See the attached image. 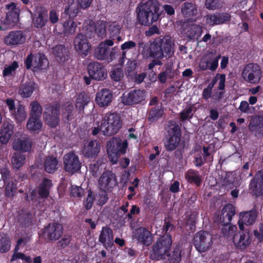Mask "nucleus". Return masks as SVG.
<instances>
[{"label": "nucleus", "mask_w": 263, "mask_h": 263, "mask_svg": "<svg viewBox=\"0 0 263 263\" xmlns=\"http://www.w3.org/2000/svg\"><path fill=\"white\" fill-rule=\"evenodd\" d=\"M174 43L168 35H165L162 38L157 37L149 45H145L143 53L147 57L154 58L148 65V69H152L156 65H162L160 60L164 57H172L174 53Z\"/></svg>", "instance_id": "1"}, {"label": "nucleus", "mask_w": 263, "mask_h": 263, "mask_svg": "<svg viewBox=\"0 0 263 263\" xmlns=\"http://www.w3.org/2000/svg\"><path fill=\"white\" fill-rule=\"evenodd\" d=\"M172 245L171 236L165 235L160 236L149 251L150 259L156 261L164 260L166 256L168 263H179L181 260V248L176 247L171 252Z\"/></svg>", "instance_id": "2"}, {"label": "nucleus", "mask_w": 263, "mask_h": 263, "mask_svg": "<svg viewBox=\"0 0 263 263\" xmlns=\"http://www.w3.org/2000/svg\"><path fill=\"white\" fill-rule=\"evenodd\" d=\"M160 6L157 0H148L139 4L136 10L139 23L143 26H150L157 22L162 13Z\"/></svg>", "instance_id": "3"}, {"label": "nucleus", "mask_w": 263, "mask_h": 263, "mask_svg": "<svg viewBox=\"0 0 263 263\" xmlns=\"http://www.w3.org/2000/svg\"><path fill=\"white\" fill-rule=\"evenodd\" d=\"M102 134L105 136L116 135L122 127V121L120 114L108 112L105 114L101 120Z\"/></svg>", "instance_id": "4"}, {"label": "nucleus", "mask_w": 263, "mask_h": 263, "mask_svg": "<svg viewBox=\"0 0 263 263\" xmlns=\"http://www.w3.org/2000/svg\"><path fill=\"white\" fill-rule=\"evenodd\" d=\"M63 232V225L58 222H53L42 229L39 233V236L45 242H53L61 238Z\"/></svg>", "instance_id": "5"}, {"label": "nucleus", "mask_w": 263, "mask_h": 263, "mask_svg": "<svg viewBox=\"0 0 263 263\" xmlns=\"http://www.w3.org/2000/svg\"><path fill=\"white\" fill-rule=\"evenodd\" d=\"M107 146L108 158L112 164H116L121 155L126 153L128 142L126 140L122 141L114 137L107 142Z\"/></svg>", "instance_id": "6"}, {"label": "nucleus", "mask_w": 263, "mask_h": 263, "mask_svg": "<svg viewBox=\"0 0 263 263\" xmlns=\"http://www.w3.org/2000/svg\"><path fill=\"white\" fill-rule=\"evenodd\" d=\"M181 134V129L178 125L168 127L163 140L166 151L173 152L176 149L180 144Z\"/></svg>", "instance_id": "7"}, {"label": "nucleus", "mask_w": 263, "mask_h": 263, "mask_svg": "<svg viewBox=\"0 0 263 263\" xmlns=\"http://www.w3.org/2000/svg\"><path fill=\"white\" fill-rule=\"evenodd\" d=\"M24 64L27 69L33 67L34 71L46 69L49 65V61L46 55L42 53H30L25 60Z\"/></svg>", "instance_id": "8"}, {"label": "nucleus", "mask_w": 263, "mask_h": 263, "mask_svg": "<svg viewBox=\"0 0 263 263\" xmlns=\"http://www.w3.org/2000/svg\"><path fill=\"white\" fill-rule=\"evenodd\" d=\"M60 105L59 103L50 104L45 108L43 118L46 124L51 128H55L60 123Z\"/></svg>", "instance_id": "9"}, {"label": "nucleus", "mask_w": 263, "mask_h": 263, "mask_svg": "<svg viewBox=\"0 0 263 263\" xmlns=\"http://www.w3.org/2000/svg\"><path fill=\"white\" fill-rule=\"evenodd\" d=\"M193 244L196 250L201 253L205 252L213 245V237L207 231H200L193 237Z\"/></svg>", "instance_id": "10"}, {"label": "nucleus", "mask_w": 263, "mask_h": 263, "mask_svg": "<svg viewBox=\"0 0 263 263\" xmlns=\"http://www.w3.org/2000/svg\"><path fill=\"white\" fill-rule=\"evenodd\" d=\"M119 50L116 47L110 48L100 43L94 50V57L99 60H105L107 63L112 62L116 58Z\"/></svg>", "instance_id": "11"}, {"label": "nucleus", "mask_w": 263, "mask_h": 263, "mask_svg": "<svg viewBox=\"0 0 263 263\" xmlns=\"http://www.w3.org/2000/svg\"><path fill=\"white\" fill-rule=\"evenodd\" d=\"M6 103L11 117L16 123L20 124L26 119L27 114L24 105L19 103L15 107L14 101L11 98L7 99Z\"/></svg>", "instance_id": "12"}, {"label": "nucleus", "mask_w": 263, "mask_h": 263, "mask_svg": "<svg viewBox=\"0 0 263 263\" xmlns=\"http://www.w3.org/2000/svg\"><path fill=\"white\" fill-rule=\"evenodd\" d=\"M117 185L116 175L111 171H105L99 178L98 185L100 191L112 192Z\"/></svg>", "instance_id": "13"}, {"label": "nucleus", "mask_w": 263, "mask_h": 263, "mask_svg": "<svg viewBox=\"0 0 263 263\" xmlns=\"http://www.w3.org/2000/svg\"><path fill=\"white\" fill-rule=\"evenodd\" d=\"M7 7L11 10L7 13L5 19L1 21L0 30L4 31L11 28L17 23L19 20L20 11L16 8L15 4L11 3L7 5Z\"/></svg>", "instance_id": "14"}, {"label": "nucleus", "mask_w": 263, "mask_h": 263, "mask_svg": "<svg viewBox=\"0 0 263 263\" xmlns=\"http://www.w3.org/2000/svg\"><path fill=\"white\" fill-rule=\"evenodd\" d=\"M88 75L92 80L101 81L107 77V71L105 66L98 62H92L88 64L87 67Z\"/></svg>", "instance_id": "15"}, {"label": "nucleus", "mask_w": 263, "mask_h": 263, "mask_svg": "<svg viewBox=\"0 0 263 263\" xmlns=\"http://www.w3.org/2000/svg\"><path fill=\"white\" fill-rule=\"evenodd\" d=\"M64 169L65 172L73 174L81 168V163L79 157L73 152L65 154L63 157Z\"/></svg>", "instance_id": "16"}, {"label": "nucleus", "mask_w": 263, "mask_h": 263, "mask_svg": "<svg viewBox=\"0 0 263 263\" xmlns=\"http://www.w3.org/2000/svg\"><path fill=\"white\" fill-rule=\"evenodd\" d=\"M249 190L253 196L258 197L263 196V169L258 171L251 180Z\"/></svg>", "instance_id": "17"}, {"label": "nucleus", "mask_w": 263, "mask_h": 263, "mask_svg": "<svg viewBox=\"0 0 263 263\" xmlns=\"http://www.w3.org/2000/svg\"><path fill=\"white\" fill-rule=\"evenodd\" d=\"M121 101L125 105L143 104L145 101L144 92L140 89L132 90L128 92H124L121 97Z\"/></svg>", "instance_id": "18"}, {"label": "nucleus", "mask_w": 263, "mask_h": 263, "mask_svg": "<svg viewBox=\"0 0 263 263\" xmlns=\"http://www.w3.org/2000/svg\"><path fill=\"white\" fill-rule=\"evenodd\" d=\"M247 81L251 83H257L261 79V73L259 66L257 64H248L242 72L243 77H247Z\"/></svg>", "instance_id": "19"}, {"label": "nucleus", "mask_w": 263, "mask_h": 263, "mask_svg": "<svg viewBox=\"0 0 263 263\" xmlns=\"http://www.w3.org/2000/svg\"><path fill=\"white\" fill-rule=\"evenodd\" d=\"M134 237L138 243L148 247L152 243L153 236L146 228L141 227L135 230Z\"/></svg>", "instance_id": "20"}, {"label": "nucleus", "mask_w": 263, "mask_h": 263, "mask_svg": "<svg viewBox=\"0 0 263 263\" xmlns=\"http://www.w3.org/2000/svg\"><path fill=\"white\" fill-rule=\"evenodd\" d=\"M257 216V212L255 209L240 213L238 222L239 229L243 231L245 229L244 224L246 226L253 224L256 221Z\"/></svg>", "instance_id": "21"}, {"label": "nucleus", "mask_w": 263, "mask_h": 263, "mask_svg": "<svg viewBox=\"0 0 263 263\" xmlns=\"http://www.w3.org/2000/svg\"><path fill=\"white\" fill-rule=\"evenodd\" d=\"M61 21L63 25V32L65 35L73 34L76 32L77 24L70 18L68 14V9H65L62 14Z\"/></svg>", "instance_id": "22"}, {"label": "nucleus", "mask_w": 263, "mask_h": 263, "mask_svg": "<svg viewBox=\"0 0 263 263\" xmlns=\"http://www.w3.org/2000/svg\"><path fill=\"white\" fill-rule=\"evenodd\" d=\"M26 40L25 34L22 30L10 31L4 37V43L7 45H18L24 43Z\"/></svg>", "instance_id": "23"}, {"label": "nucleus", "mask_w": 263, "mask_h": 263, "mask_svg": "<svg viewBox=\"0 0 263 263\" xmlns=\"http://www.w3.org/2000/svg\"><path fill=\"white\" fill-rule=\"evenodd\" d=\"M101 145L97 140H90L84 145L83 154L84 156L90 159L96 158L100 152Z\"/></svg>", "instance_id": "24"}, {"label": "nucleus", "mask_w": 263, "mask_h": 263, "mask_svg": "<svg viewBox=\"0 0 263 263\" xmlns=\"http://www.w3.org/2000/svg\"><path fill=\"white\" fill-rule=\"evenodd\" d=\"M73 44L76 49L81 54L86 55L90 47V45L85 35L78 33L74 40Z\"/></svg>", "instance_id": "25"}, {"label": "nucleus", "mask_w": 263, "mask_h": 263, "mask_svg": "<svg viewBox=\"0 0 263 263\" xmlns=\"http://www.w3.org/2000/svg\"><path fill=\"white\" fill-rule=\"evenodd\" d=\"M99 241L106 248L111 247L114 245L112 230L107 226L103 227L99 237Z\"/></svg>", "instance_id": "26"}, {"label": "nucleus", "mask_w": 263, "mask_h": 263, "mask_svg": "<svg viewBox=\"0 0 263 263\" xmlns=\"http://www.w3.org/2000/svg\"><path fill=\"white\" fill-rule=\"evenodd\" d=\"M113 95L108 89H102L98 92L96 96V102L100 107L108 106L112 101Z\"/></svg>", "instance_id": "27"}, {"label": "nucleus", "mask_w": 263, "mask_h": 263, "mask_svg": "<svg viewBox=\"0 0 263 263\" xmlns=\"http://www.w3.org/2000/svg\"><path fill=\"white\" fill-rule=\"evenodd\" d=\"M235 214V206L230 203L226 204L221 210L219 223L220 224H230Z\"/></svg>", "instance_id": "28"}, {"label": "nucleus", "mask_w": 263, "mask_h": 263, "mask_svg": "<svg viewBox=\"0 0 263 263\" xmlns=\"http://www.w3.org/2000/svg\"><path fill=\"white\" fill-rule=\"evenodd\" d=\"M52 53L59 62L64 63L69 58V51L64 45L59 44L53 47Z\"/></svg>", "instance_id": "29"}, {"label": "nucleus", "mask_w": 263, "mask_h": 263, "mask_svg": "<svg viewBox=\"0 0 263 263\" xmlns=\"http://www.w3.org/2000/svg\"><path fill=\"white\" fill-rule=\"evenodd\" d=\"M231 16L227 12H217L208 16L206 20L212 25L222 24L229 21Z\"/></svg>", "instance_id": "30"}, {"label": "nucleus", "mask_w": 263, "mask_h": 263, "mask_svg": "<svg viewBox=\"0 0 263 263\" xmlns=\"http://www.w3.org/2000/svg\"><path fill=\"white\" fill-rule=\"evenodd\" d=\"M181 13L183 16L191 21H196L197 9L195 4L185 2L181 6Z\"/></svg>", "instance_id": "31"}, {"label": "nucleus", "mask_w": 263, "mask_h": 263, "mask_svg": "<svg viewBox=\"0 0 263 263\" xmlns=\"http://www.w3.org/2000/svg\"><path fill=\"white\" fill-rule=\"evenodd\" d=\"M237 235L234 236V242L237 249L244 250L251 244V239L249 234L242 232L240 234L238 240Z\"/></svg>", "instance_id": "32"}, {"label": "nucleus", "mask_w": 263, "mask_h": 263, "mask_svg": "<svg viewBox=\"0 0 263 263\" xmlns=\"http://www.w3.org/2000/svg\"><path fill=\"white\" fill-rule=\"evenodd\" d=\"M13 134V125L5 123L0 132V141L2 144H6Z\"/></svg>", "instance_id": "33"}, {"label": "nucleus", "mask_w": 263, "mask_h": 263, "mask_svg": "<svg viewBox=\"0 0 263 263\" xmlns=\"http://www.w3.org/2000/svg\"><path fill=\"white\" fill-rule=\"evenodd\" d=\"M186 180L191 184H195L197 186H200L202 183L201 176L198 171L193 169H189L185 174Z\"/></svg>", "instance_id": "34"}, {"label": "nucleus", "mask_w": 263, "mask_h": 263, "mask_svg": "<svg viewBox=\"0 0 263 263\" xmlns=\"http://www.w3.org/2000/svg\"><path fill=\"white\" fill-rule=\"evenodd\" d=\"M89 101L90 97L86 92L84 91L80 92L77 95L75 101L76 109L79 112L83 111Z\"/></svg>", "instance_id": "35"}, {"label": "nucleus", "mask_w": 263, "mask_h": 263, "mask_svg": "<svg viewBox=\"0 0 263 263\" xmlns=\"http://www.w3.org/2000/svg\"><path fill=\"white\" fill-rule=\"evenodd\" d=\"M52 186L51 180L44 178L39 186L38 193L41 198H47L49 195L50 190Z\"/></svg>", "instance_id": "36"}, {"label": "nucleus", "mask_w": 263, "mask_h": 263, "mask_svg": "<svg viewBox=\"0 0 263 263\" xmlns=\"http://www.w3.org/2000/svg\"><path fill=\"white\" fill-rule=\"evenodd\" d=\"M58 163L56 157L51 156L46 157L44 164L45 171L49 174L53 173L58 170Z\"/></svg>", "instance_id": "37"}, {"label": "nucleus", "mask_w": 263, "mask_h": 263, "mask_svg": "<svg viewBox=\"0 0 263 263\" xmlns=\"http://www.w3.org/2000/svg\"><path fill=\"white\" fill-rule=\"evenodd\" d=\"M162 105H156L151 108L147 113V119L151 122H154L160 119L163 114Z\"/></svg>", "instance_id": "38"}, {"label": "nucleus", "mask_w": 263, "mask_h": 263, "mask_svg": "<svg viewBox=\"0 0 263 263\" xmlns=\"http://www.w3.org/2000/svg\"><path fill=\"white\" fill-rule=\"evenodd\" d=\"M32 147L31 141L29 139L24 140L18 139L13 144V148L15 150L23 152H29Z\"/></svg>", "instance_id": "39"}, {"label": "nucleus", "mask_w": 263, "mask_h": 263, "mask_svg": "<svg viewBox=\"0 0 263 263\" xmlns=\"http://www.w3.org/2000/svg\"><path fill=\"white\" fill-rule=\"evenodd\" d=\"M11 243L9 236L7 234H0V253L8 252L11 248Z\"/></svg>", "instance_id": "40"}, {"label": "nucleus", "mask_w": 263, "mask_h": 263, "mask_svg": "<svg viewBox=\"0 0 263 263\" xmlns=\"http://www.w3.org/2000/svg\"><path fill=\"white\" fill-rule=\"evenodd\" d=\"M26 126L30 131L39 132L42 127V123L40 118L30 117L27 121Z\"/></svg>", "instance_id": "41"}, {"label": "nucleus", "mask_w": 263, "mask_h": 263, "mask_svg": "<svg viewBox=\"0 0 263 263\" xmlns=\"http://www.w3.org/2000/svg\"><path fill=\"white\" fill-rule=\"evenodd\" d=\"M25 156L21 153H15L11 159V163L14 168L18 170L25 163Z\"/></svg>", "instance_id": "42"}, {"label": "nucleus", "mask_w": 263, "mask_h": 263, "mask_svg": "<svg viewBox=\"0 0 263 263\" xmlns=\"http://www.w3.org/2000/svg\"><path fill=\"white\" fill-rule=\"evenodd\" d=\"M110 79L116 82H120L124 77V72L122 68L118 66H114L109 72Z\"/></svg>", "instance_id": "43"}, {"label": "nucleus", "mask_w": 263, "mask_h": 263, "mask_svg": "<svg viewBox=\"0 0 263 263\" xmlns=\"http://www.w3.org/2000/svg\"><path fill=\"white\" fill-rule=\"evenodd\" d=\"M30 117L40 118L42 113V107L37 101H33L30 103Z\"/></svg>", "instance_id": "44"}, {"label": "nucleus", "mask_w": 263, "mask_h": 263, "mask_svg": "<svg viewBox=\"0 0 263 263\" xmlns=\"http://www.w3.org/2000/svg\"><path fill=\"white\" fill-rule=\"evenodd\" d=\"M34 90V87L32 84H25L22 85L19 88V93L24 98H28L31 96Z\"/></svg>", "instance_id": "45"}, {"label": "nucleus", "mask_w": 263, "mask_h": 263, "mask_svg": "<svg viewBox=\"0 0 263 263\" xmlns=\"http://www.w3.org/2000/svg\"><path fill=\"white\" fill-rule=\"evenodd\" d=\"M87 192V196L83 201V205L87 211L92 208L95 200V196L93 192L90 189H89Z\"/></svg>", "instance_id": "46"}, {"label": "nucleus", "mask_w": 263, "mask_h": 263, "mask_svg": "<svg viewBox=\"0 0 263 263\" xmlns=\"http://www.w3.org/2000/svg\"><path fill=\"white\" fill-rule=\"evenodd\" d=\"M250 129L254 135L258 138L263 137V121L256 124H250Z\"/></svg>", "instance_id": "47"}, {"label": "nucleus", "mask_w": 263, "mask_h": 263, "mask_svg": "<svg viewBox=\"0 0 263 263\" xmlns=\"http://www.w3.org/2000/svg\"><path fill=\"white\" fill-rule=\"evenodd\" d=\"M17 185L13 182H9L5 187V196L7 198L13 197L16 193Z\"/></svg>", "instance_id": "48"}, {"label": "nucleus", "mask_w": 263, "mask_h": 263, "mask_svg": "<svg viewBox=\"0 0 263 263\" xmlns=\"http://www.w3.org/2000/svg\"><path fill=\"white\" fill-rule=\"evenodd\" d=\"M57 246L59 249H64L68 247L71 241V236L65 234L58 240Z\"/></svg>", "instance_id": "49"}, {"label": "nucleus", "mask_w": 263, "mask_h": 263, "mask_svg": "<svg viewBox=\"0 0 263 263\" xmlns=\"http://www.w3.org/2000/svg\"><path fill=\"white\" fill-rule=\"evenodd\" d=\"M222 226L221 228V233H222L224 237H231L234 235L235 229L236 227L234 226H231L230 224H221Z\"/></svg>", "instance_id": "50"}, {"label": "nucleus", "mask_w": 263, "mask_h": 263, "mask_svg": "<svg viewBox=\"0 0 263 263\" xmlns=\"http://www.w3.org/2000/svg\"><path fill=\"white\" fill-rule=\"evenodd\" d=\"M18 67V64L17 62L13 61L11 65L4 67L3 71V76L4 77L11 76Z\"/></svg>", "instance_id": "51"}, {"label": "nucleus", "mask_w": 263, "mask_h": 263, "mask_svg": "<svg viewBox=\"0 0 263 263\" xmlns=\"http://www.w3.org/2000/svg\"><path fill=\"white\" fill-rule=\"evenodd\" d=\"M84 194V189L81 186L71 185L70 189V195L75 198H82Z\"/></svg>", "instance_id": "52"}, {"label": "nucleus", "mask_w": 263, "mask_h": 263, "mask_svg": "<svg viewBox=\"0 0 263 263\" xmlns=\"http://www.w3.org/2000/svg\"><path fill=\"white\" fill-rule=\"evenodd\" d=\"M193 106H189L186 108L184 109L180 113V118L182 121H184L187 120L192 119L193 117V114L192 113Z\"/></svg>", "instance_id": "53"}, {"label": "nucleus", "mask_w": 263, "mask_h": 263, "mask_svg": "<svg viewBox=\"0 0 263 263\" xmlns=\"http://www.w3.org/2000/svg\"><path fill=\"white\" fill-rule=\"evenodd\" d=\"M47 21V18H44L43 13L40 12L37 17L33 20L34 26L35 28H41L46 25Z\"/></svg>", "instance_id": "54"}, {"label": "nucleus", "mask_w": 263, "mask_h": 263, "mask_svg": "<svg viewBox=\"0 0 263 263\" xmlns=\"http://www.w3.org/2000/svg\"><path fill=\"white\" fill-rule=\"evenodd\" d=\"M77 4L76 12L74 10V13H77L80 9H86L88 8L91 4L92 0H73Z\"/></svg>", "instance_id": "55"}, {"label": "nucleus", "mask_w": 263, "mask_h": 263, "mask_svg": "<svg viewBox=\"0 0 263 263\" xmlns=\"http://www.w3.org/2000/svg\"><path fill=\"white\" fill-rule=\"evenodd\" d=\"M121 27L119 24L114 23L110 24L108 27V31L110 34V37H113L115 40V37L116 35H119L120 33Z\"/></svg>", "instance_id": "56"}, {"label": "nucleus", "mask_w": 263, "mask_h": 263, "mask_svg": "<svg viewBox=\"0 0 263 263\" xmlns=\"http://www.w3.org/2000/svg\"><path fill=\"white\" fill-rule=\"evenodd\" d=\"M98 196V204L102 206L105 204L108 200V193H111L112 192L107 191H100Z\"/></svg>", "instance_id": "57"}, {"label": "nucleus", "mask_w": 263, "mask_h": 263, "mask_svg": "<svg viewBox=\"0 0 263 263\" xmlns=\"http://www.w3.org/2000/svg\"><path fill=\"white\" fill-rule=\"evenodd\" d=\"M205 6L208 9L215 10L220 7L221 1L220 0H206Z\"/></svg>", "instance_id": "58"}, {"label": "nucleus", "mask_w": 263, "mask_h": 263, "mask_svg": "<svg viewBox=\"0 0 263 263\" xmlns=\"http://www.w3.org/2000/svg\"><path fill=\"white\" fill-rule=\"evenodd\" d=\"M137 64L134 61L128 62L126 68V73L129 76H132L135 73Z\"/></svg>", "instance_id": "59"}, {"label": "nucleus", "mask_w": 263, "mask_h": 263, "mask_svg": "<svg viewBox=\"0 0 263 263\" xmlns=\"http://www.w3.org/2000/svg\"><path fill=\"white\" fill-rule=\"evenodd\" d=\"M172 72V68H168L165 71L160 72L158 76V79L159 81L161 83H165L166 82L167 77L170 78L172 77L169 76V73Z\"/></svg>", "instance_id": "60"}, {"label": "nucleus", "mask_w": 263, "mask_h": 263, "mask_svg": "<svg viewBox=\"0 0 263 263\" xmlns=\"http://www.w3.org/2000/svg\"><path fill=\"white\" fill-rule=\"evenodd\" d=\"M32 222V215L31 213L27 212L23 217L22 224L24 227H28L31 225Z\"/></svg>", "instance_id": "61"}, {"label": "nucleus", "mask_w": 263, "mask_h": 263, "mask_svg": "<svg viewBox=\"0 0 263 263\" xmlns=\"http://www.w3.org/2000/svg\"><path fill=\"white\" fill-rule=\"evenodd\" d=\"M174 229V226L170 221H167L166 219H165L162 229V231L163 232H164V234L162 236L166 235L172 236V235L168 232L169 230L172 231Z\"/></svg>", "instance_id": "62"}, {"label": "nucleus", "mask_w": 263, "mask_h": 263, "mask_svg": "<svg viewBox=\"0 0 263 263\" xmlns=\"http://www.w3.org/2000/svg\"><path fill=\"white\" fill-rule=\"evenodd\" d=\"M49 21L51 23L54 24L57 23L59 18V14L55 10H51L49 13Z\"/></svg>", "instance_id": "63"}, {"label": "nucleus", "mask_w": 263, "mask_h": 263, "mask_svg": "<svg viewBox=\"0 0 263 263\" xmlns=\"http://www.w3.org/2000/svg\"><path fill=\"white\" fill-rule=\"evenodd\" d=\"M255 237L257 238L259 242L263 241V224L260 223L259 225V230L254 231Z\"/></svg>", "instance_id": "64"}]
</instances>
